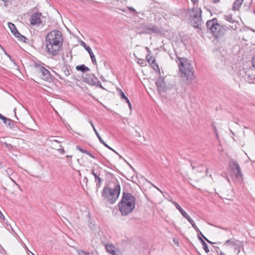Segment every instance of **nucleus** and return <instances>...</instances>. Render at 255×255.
<instances>
[{
    "label": "nucleus",
    "mask_w": 255,
    "mask_h": 255,
    "mask_svg": "<svg viewBox=\"0 0 255 255\" xmlns=\"http://www.w3.org/2000/svg\"><path fill=\"white\" fill-rule=\"evenodd\" d=\"M224 245L234 247L235 250L238 251L237 254L240 253L241 249L243 248L242 242L234 238L227 240Z\"/></svg>",
    "instance_id": "nucleus-10"
},
{
    "label": "nucleus",
    "mask_w": 255,
    "mask_h": 255,
    "mask_svg": "<svg viewBox=\"0 0 255 255\" xmlns=\"http://www.w3.org/2000/svg\"><path fill=\"white\" fill-rule=\"evenodd\" d=\"M206 27L207 30H210L216 38L223 35L224 33V27L218 23L217 19L216 18L207 21Z\"/></svg>",
    "instance_id": "nucleus-5"
},
{
    "label": "nucleus",
    "mask_w": 255,
    "mask_h": 255,
    "mask_svg": "<svg viewBox=\"0 0 255 255\" xmlns=\"http://www.w3.org/2000/svg\"><path fill=\"white\" fill-rule=\"evenodd\" d=\"M4 123L11 128L14 129L15 128L13 121L7 118L6 120L4 121Z\"/></svg>",
    "instance_id": "nucleus-21"
},
{
    "label": "nucleus",
    "mask_w": 255,
    "mask_h": 255,
    "mask_svg": "<svg viewBox=\"0 0 255 255\" xmlns=\"http://www.w3.org/2000/svg\"><path fill=\"white\" fill-rule=\"evenodd\" d=\"M113 183L115 184L114 188L113 189V201L114 200L115 201L119 197L121 192V186L117 178L113 177Z\"/></svg>",
    "instance_id": "nucleus-12"
},
{
    "label": "nucleus",
    "mask_w": 255,
    "mask_h": 255,
    "mask_svg": "<svg viewBox=\"0 0 255 255\" xmlns=\"http://www.w3.org/2000/svg\"><path fill=\"white\" fill-rule=\"evenodd\" d=\"M113 255H123L120 251L118 249H113Z\"/></svg>",
    "instance_id": "nucleus-29"
},
{
    "label": "nucleus",
    "mask_w": 255,
    "mask_h": 255,
    "mask_svg": "<svg viewBox=\"0 0 255 255\" xmlns=\"http://www.w3.org/2000/svg\"><path fill=\"white\" fill-rule=\"evenodd\" d=\"M248 82L250 83L255 84V76L253 75H248Z\"/></svg>",
    "instance_id": "nucleus-26"
},
{
    "label": "nucleus",
    "mask_w": 255,
    "mask_h": 255,
    "mask_svg": "<svg viewBox=\"0 0 255 255\" xmlns=\"http://www.w3.org/2000/svg\"><path fill=\"white\" fill-rule=\"evenodd\" d=\"M77 252L78 255H91L89 253L81 250H77Z\"/></svg>",
    "instance_id": "nucleus-28"
},
{
    "label": "nucleus",
    "mask_w": 255,
    "mask_h": 255,
    "mask_svg": "<svg viewBox=\"0 0 255 255\" xmlns=\"http://www.w3.org/2000/svg\"><path fill=\"white\" fill-rule=\"evenodd\" d=\"M177 59L176 62L181 73V76L184 79L185 84L189 85L193 83L194 79L193 67L188 59L179 57Z\"/></svg>",
    "instance_id": "nucleus-2"
},
{
    "label": "nucleus",
    "mask_w": 255,
    "mask_h": 255,
    "mask_svg": "<svg viewBox=\"0 0 255 255\" xmlns=\"http://www.w3.org/2000/svg\"><path fill=\"white\" fill-rule=\"evenodd\" d=\"M230 166L231 170V175L236 181L241 183L243 181V174L241 168L238 163L234 160L230 162Z\"/></svg>",
    "instance_id": "nucleus-6"
},
{
    "label": "nucleus",
    "mask_w": 255,
    "mask_h": 255,
    "mask_svg": "<svg viewBox=\"0 0 255 255\" xmlns=\"http://www.w3.org/2000/svg\"><path fill=\"white\" fill-rule=\"evenodd\" d=\"M173 243L176 245L177 246H179V242L178 239L174 238L173 239Z\"/></svg>",
    "instance_id": "nucleus-38"
},
{
    "label": "nucleus",
    "mask_w": 255,
    "mask_h": 255,
    "mask_svg": "<svg viewBox=\"0 0 255 255\" xmlns=\"http://www.w3.org/2000/svg\"><path fill=\"white\" fill-rule=\"evenodd\" d=\"M194 4H195L197 2L198 0H191Z\"/></svg>",
    "instance_id": "nucleus-49"
},
{
    "label": "nucleus",
    "mask_w": 255,
    "mask_h": 255,
    "mask_svg": "<svg viewBox=\"0 0 255 255\" xmlns=\"http://www.w3.org/2000/svg\"><path fill=\"white\" fill-rule=\"evenodd\" d=\"M157 90L160 94L165 92L166 91V87L164 80V78L160 77L156 82Z\"/></svg>",
    "instance_id": "nucleus-14"
},
{
    "label": "nucleus",
    "mask_w": 255,
    "mask_h": 255,
    "mask_svg": "<svg viewBox=\"0 0 255 255\" xmlns=\"http://www.w3.org/2000/svg\"><path fill=\"white\" fill-rule=\"evenodd\" d=\"M77 149L78 150H79L80 151H81V152L82 153H87V154H89V155H90V153L89 152H88V151H87L86 150H85L84 149H83L82 148H81L80 146H77Z\"/></svg>",
    "instance_id": "nucleus-34"
},
{
    "label": "nucleus",
    "mask_w": 255,
    "mask_h": 255,
    "mask_svg": "<svg viewBox=\"0 0 255 255\" xmlns=\"http://www.w3.org/2000/svg\"><path fill=\"white\" fill-rule=\"evenodd\" d=\"M81 45L84 47L85 50L90 54L93 63L96 65L97 62H96V57H95L94 54L93 53L91 48L89 46L87 45V44L84 41H82L81 42Z\"/></svg>",
    "instance_id": "nucleus-18"
},
{
    "label": "nucleus",
    "mask_w": 255,
    "mask_h": 255,
    "mask_svg": "<svg viewBox=\"0 0 255 255\" xmlns=\"http://www.w3.org/2000/svg\"><path fill=\"white\" fill-rule=\"evenodd\" d=\"M146 60L149 64L153 63V61H155V58L150 56L149 54L146 56Z\"/></svg>",
    "instance_id": "nucleus-27"
},
{
    "label": "nucleus",
    "mask_w": 255,
    "mask_h": 255,
    "mask_svg": "<svg viewBox=\"0 0 255 255\" xmlns=\"http://www.w3.org/2000/svg\"><path fill=\"white\" fill-rule=\"evenodd\" d=\"M202 237L208 242L209 243V244H213L212 242H211V241H210L208 239H207L204 235L203 236H202Z\"/></svg>",
    "instance_id": "nucleus-46"
},
{
    "label": "nucleus",
    "mask_w": 255,
    "mask_h": 255,
    "mask_svg": "<svg viewBox=\"0 0 255 255\" xmlns=\"http://www.w3.org/2000/svg\"><path fill=\"white\" fill-rule=\"evenodd\" d=\"M63 37L62 33L57 30L48 33L45 37L46 51L50 55L56 56L62 48Z\"/></svg>",
    "instance_id": "nucleus-1"
},
{
    "label": "nucleus",
    "mask_w": 255,
    "mask_h": 255,
    "mask_svg": "<svg viewBox=\"0 0 255 255\" xmlns=\"http://www.w3.org/2000/svg\"><path fill=\"white\" fill-rule=\"evenodd\" d=\"M202 246H203V249L204 250V251H205L206 253H208L210 252L207 244H203V245Z\"/></svg>",
    "instance_id": "nucleus-36"
},
{
    "label": "nucleus",
    "mask_w": 255,
    "mask_h": 255,
    "mask_svg": "<svg viewBox=\"0 0 255 255\" xmlns=\"http://www.w3.org/2000/svg\"><path fill=\"white\" fill-rule=\"evenodd\" d=\"M138 63L141 66L143 65L145 62L144 60H139Z\"/></svg>",
    "instance_id": "nucleus-42"
},
{
    "label": "nucleus",
    "mask_w": 255,
    "mask_h": 255,
    "mask_svg": "<svg viewBox=\"0 0 255 255\" xmlns=\"http://www.w3.org/2000/svg\"><path fill=\"white\" fill-rule=\"evenodd\" d=\"M224 19L231 24L227 26V28L229 29L236 30L238 26L239 25V22L237 20H235L233 17L232 14H226L224 16Z\"/></svg>",
    "instance_id": "nucleus-11"
},
{
    "label": "nucleus",
    "mask_w": 255,
    "mask_h": 255,
    "mask_svg": "<svg viewBox=\"0 0 255 255\" xmlns=\"http://www.w3.org/2000/svg\"><path fill=\"white\" fill-rule=\"evenodd\" d=\"M221 229L224 230H225V231H227L228 230V229L227 228H222V227H221L220 228Z\"/></svg>",
    "instance_id": "nucleus-50"
},
{
    "label": "nucleus",
    "mask_w": 255,
    "mask_h": 255,
    "mask_svg": "<svg viewBox=\"0 0 255 255\" xmlns=\"http://www.w3.org/2000/svg\"><path fill=\"white\" fill-rule=\"evenodd\" d=\"M153 187H154L156 189H157V187H156V186H154V185H153Z\"/></svg>",
    "instance_id": "nucleus-57"
},
{
    "label": "nucleus",
    "mask_w": 255,
    "mask_h": 255,
    "mask_svg": "<svg viewBox=\"0 0 255 255\" xmlns=\"http://www.w3.org/2000/svg\"><path fill=\"white\" fill-rule=\"evenodd\" d=\"M140 28L142 29V33H158L161 32L160 29L152 23L141 24Z\"/></svg>",
    "instance_id": "nucleus-7"
},
{
    "label": "nucleus",
    "mask_w": 255,
    "mask_h": 255,
    "mask_svg": "<svg viewBox=\"0 0 255 255\" xmlns=\"http://www.w3.org/2000/svg\"><path fill=\"white\" fill-rule=\"evenodd\" d=\"M200 235H202V236H203V234L201 233V232H200V233H198L197 234V236H198V239L201 241V243H202V246L203 245V244H206L205 241L203 240V239L202 238V237H200Z\"/></svg>",
    "instance_id": "nucleus-31"
},
{
    "label": "nucleus",
    "mask_w": 255,
    "mask_h": 255,
    "mask_svg": "<svg viewBox=\"0 0 255 255\" xmlns=\"http://www.w3.org/2000/svg\"><path fill=\"white\" fill-rule=\"evenodd\" d=\"M41 15L39 13L33 14L30 19V24L33 25L39 24L41 23Z\"/></svg>",
    "instance_id": "nucleus-17"
},
{
    "label": "nucleus",
    "mask_w": 255,
    "mask_h": 255,
    "mask_svg": "<svg viewBox=\"0 0 255 255\" xmlns=\"http://www.w3.org/2000/svg\"><path fill=\"white\" fill-rule=\"evenodd\" d=\"M0 119H1L3 121V122L4 123V121H5L7 119L6 118L2 116L1 114H0Z\"/></svg>",
    "instance_id": "nucleus-43"
},
{
    "label": "nucleus",
    "mask_w": 255,
    "mask_h": 255,
    "mask_svg": "<svg viewBox=\"0 0 255 255\" xmlns=\"http://www.w3.org/2000/svg\"><path fill=\"white\" fill-rule=\"evenodd\" d=\"M188 221H189V222L191 224L192 226L193 227V228L196 230V231L197 232H198V233H200V232H201L199 229L198 228V227H197V226L196 225V224H195V222L194 221L192 220V219L191 218H190Z\"/></svg>",
    "instance_id": "nucleus-24"
},
{
    "label": "nucleus",
    "mask_w": 255,
    "mask_h": 255,
    "mask_svg": "<svg viewBox=\"0 0 255 255\" xmlns=\"http://www.w3.org/2000/svg\"><path fill=\"white\" fill-rule=\"evenodd\" d=\"M157 190H158V191H159L161 193H162V191L157 187Z\"/></svg>",
    "instance_id": "nucleus-56"
},
{
    "label": "nucleus",
    "mask_w": 255,
    "mask_h": 255,
    "mask_svg": "<svg viewBox=\"0 0 255 255\" xmlns=\"http://www.w3.org/2000/svg\"><path fill=\"white\" fill-rule=\"evenodd\" d=\"M191 22L194 28L201 29L202 19L201 18L202 10L199 7H194L189 10Z\"/></svg>",
    "instance_id": "nucleus-4"
},
{
    "label": "nucleus",
    "mask_w": 255,
    "mask_h": 255,
    "mask_svg": "<svg viewBox=\"0 0 255 255\" xmlns=\"http://www.w3.org/2000/svg\"><path fill=\"white\" fill-rule=\"evenodd\" d=\"M58 151L61 154H64L65 152V151L63 148L58 149Z\"/></svg>",
    "instance_id": "nucleus-44"
},
{
    "label": "nucleus",
    "mask_w": 255,
    "mask_h": 255,
    "mask_svg": "<svg viewBox=\"0 0 255 255\" xmlns=\"http://www.w3.org/2000/svg\"><path fill=\"white\" fill-rule=\"evenodd\" d=\"M110 184L104 187L102 193V197L104 198V200L107 204V206L112 204V189L109 186Z\"/></svg>",
    "instance_id": "nucleus-9"
},
{
    "label": "nucleus",
    "mask_w": 255,
    "mask_h": 255,
    "mask_svg": "<svg viewBox=\"0 0 255 255\" xmlns=\"http://www.w3.org/2000/svg\"><path fill=\"white\" fill-rule=\"evenodd\" d=\"M89 227L92 230H94L96 229V225L92 223H91L89 225Z\"/></svg>",
    "instance_id": "nucleus-39"
},
{
    "label": "nucleus",
    "mask_w": 255,
    "mask_h": 255,
    "mask_svg": "<svg viewBox=\"0 0 255 255\" xmlns=\"http://www.w3.org/2000/svg\"><path fill=\"white\" fill-rule=\"evenodd\" d=\"M113 152H114L115 153H116L117 155H118V153L113 149H112Z\"/></svg>",
    "instance_id": "nucleus-54"
},
{
    "label": "nucleus",
    "mask_w": 255,
    "mask_h": 255,
    "mask_svg": "<svg viewBox=\"0 0 255 255\" xmlns=\"http://www.w3.org/2000/svg\"><path fill=\"white\" fill-rule=\"evenodd\" d=\"M3 144L5 146V147L8 148L9 150H10L11 149H12L13 148V146L10 144H8L6 142H3Z\"/></svg>",
    "instance_id": "nucleus-37"
},
{
    "label": "nucleus",
    "mask_w": 255,
    "mask_h": 255,
    "mask_svg": "<svg viewBox=\"0 0 255 255\" xmlns=\"http://www.w3.org/2000/svg\"><path fill=\"white\" fill-rule=\"evenodd\" d=\"M39 76L44 81H48L51 80L50 72L41 65L36 66Z\"/></svg>",
    "instance_id": "nucleus-8"
},
{
    "label": "nucleus",
    "mask_w": 255,
    "mask_h": 255,
    "mask_svg": "<svg viewBox=\"0 0 255 255\" xmlns=\"http://www.w3.org/2000/svg\"><path fill=\"white\" fill-rule=\"evenodd\" d=\"M31 254L32 255H34L32 253H31Z\"/></svg>",
    "instance_id": "nucleus-60"
},
{
    "label": "nucleus",
    "mask_w": 255,
    "mask_h": 255,
    "mask_svg": "<svg viewBox=\"0 0 255 255\" xmlns=\"http://www.w3.org/2000/svg\"><path fill=\"white\" fill-rule=\"evenodd\" d=\"M150 64L152 66V68L154 70H159L158 66L157 65V64L156 63H155V61H153V63H151Z\"/></svg>",
    "instance_id": "nucleus-33"
},
{
    "label": "nucleus",
    "mask_w": 255,
    "mask_h": 255,
    "mask_svg": "<svg viewBox=\"0 0 255 255\" xmlns=\"http://www.w3.org/2000/svg\"><path fill=\"white\" fill-rule=\"evenodd\" d=\"M255 161H252V166H254V164H255Z\"/></svg>",
    "instance_id": "nucleus-52"
},
{
    "label": "nucleus",
    "mask_w": 255,
    "mask_h": 255,
    "mask_svg": "<svg viewBox=\"0 0 255 255\" xmlns=\"http://www.w3.org/2000/svg\"><path fill=\"white\" fill-rule=\"evenodd\" d=\"M119 157H120V158H122V156L121 155H120Z\"/></svg>",
    "instance_id": "nucleus-59"
},
{
    "label": "nucleus",
    "mask_w": 255,
    "mask_h": 255,
    "mask_svg": "<svg viewBox=\"0 0 255 255\" xmlns=\"http://www.w3.org/2000/svg\"><path fill=\"white\" fill-rule=\"evenodd\" d=\"M136 198L130 193L124 192L121 201L119 203L120 211L123 216L130 213L135 208Z\"/></svg>",
    "instance_id": "nucleus-3"
},
{
    "label": "nucleus",
    "mask_w": 255,
    "mask_h": 255,
    "mask_svg": "<svg viewBox=\"0 0 255 255\" xmlns=\"http://www.w3.org/2000/svg\"><path fill=\"white\" fill-rule=\"evenodd\" d=\"M63 72L65 76H68L70 74L69 70L67 68H65V69L63 70Z\"/></svg>",
    "instance_id": "nucleus-35"
},
{
    "label": "nucleus",
    "mask_w": 255,
    "mask_h": 255,
    "mask_svg": "<svg viewBox=\"0 0 255 255\" xmlns=\"http://www.w3.org/2000/svg\"><path fill=\"white\" fill-rule=\"evenodd\" d=\"M130 167L131 168L132 170L134 172H135V171L134 169V168H133L131 165H130Z\"/></svg>",
    "instance_id": "nucleus-55"
},
{
    "label": "nucleus",
    "mask_w": 255,
    "mask_h": 255,
    "mask_svg": "<svg viewBox=\"0 0 255 255\" xmlns=\"http://www.w3.org/2000/svg\"><path fill=\"white\" fill-rule=\"evenodd\" d=\"M8 25L9 29H10L11 32L15 37H16L21 41H25L26 39V37L19 33V32L16 29L14 24L11 22H9L8 23Z\"/></svg>",
    "instance_id": "nucleus-13"
},
{
    "label": "nucleus",
    "mask_w": 255,
    "mask_h": 255,
    "mask_svg": "<svg viewBox=\"0 0 255 255\" xmlns=\"http://www.w3.org/2000/svg\"><path fill=\"white\" fill-rule=\"evenodd\" d=\"M213 0L215 3L218 2L220 1V0Z\"/></svg>",
    "instance_id": "nucleus-51"
},
{
    "label": "nucleus",
    "mask_w": 255,
    "mask_h": 255,
    "mask_svg": "<svg viewBox=\"0 0 255 255\" xmlns=\"http://www.w3.org/2000/svg\"><path fill=\"white\" fill-rule=\"evenodd\" d=\"M89 123L90 124H91V126L93 128V129L95 133V134H96L97 136L98 137V138H99L100 141L101 142H103V140L102 139V138H101V137L100 136V134H99V133L98 132L97 129H96L93 122L91 121H89Z\"/></svg>",
    "instance_id": "nucleus-23"
},
{
    "label": "nucleus",
    "mask_w": 255,
    "mask_h": 255,
    "mask_svg": "<svg viewBox=\"0 0 255 255\" xmlns=\"http://www.w3.org/2000/svg\"><path fill=\"white\" fill-rule=\"evenodd\" d=\"M252 63L253 67L255 68V56H254L252 60Z\"/></svg>",
    "instance_id": "nucleus-41"
},
{
    "label": "nucleus",
    "mask_w": 255,
    "mask_h": 255,
    "mask_svg": "<svg viewBox=\"0 0 255 255\" xmlns=\"http://www.w3.org/2000/svg\"><path fill=\"white\" fill-rule=\"evenodd\" d=\"M49 140L52 142V144L53 145H54V143L57 142V143H61V141L57 140V139H54V137L53 136H51L49 138Z\"/></svg>",
    "instance_id": "nucleus-30"
},
{
    "label": "nucleus",
    "mask_w": 255,
    "mask_h": 255,
    "mask_svg": "<svg viewBox=\"0 0 255 255\" xmlns=\"http://www.w3.org/2000/svg\"><path fill=\"white\" fill-rule=\"evenodd\" d=\"M105 248L108 252L112 254V245L110 244H106L105 245Z\"/></svg>",
    "instance_id": "nucleus-32"
},
{
    "label": "nucleus",
    "mask_w": 255,
    "mask_h": 255,
    "mask_svg": "<svg viewBox=\"0 0 255 255\" xmlns=\"http://www.w3.org/2000/svg\"><path fill=\"white\" fill-rule=\"evenodd\" d=\"M91 173L94 176L95 178V182L96 183V185L98 187L101 186V183L102 182V179L101 178V173L99 169H96L93 168L91 171Z\"/></svg>",
    "instance_id": "nucleus-16"
},
{
    "label": "nucleus",
    "mask_w": 255,
    "mask_h": 255,
    "mask_svg": "<svg viewBox=\"0 0 255 255\" xmlns=\"http://www.w3.org/2000/svg\"><path fill=\"white\" fill-rule=\"evenodd\" d=\"M102 143H103L105 146L107 147L108 148H109V149H112V148L111 147H110L109 146H108L105 142L103 140V142H101Z\"/></svg>",
    "instance_id": "nucleus-47"
},
{
    "label": "nucleus",
    "mask_w": 255,
    "mask_h": 255,
    "mask_svg": "<svg viewBox=\"0 0 255 255\" xmlns=\"http://www.w3.org/2000/svg\"><path fill=\"white\" fill-rule=\"evenodd\" d=\"M126 102L128 104V107H129V108L130 109H131V104H130V102H129V100H128V99H127V100H126Z\"/></svg>",
    "instance_id": "nucleus-45"
},
{
    "label": "nucleus",
    "mask_w": 255,
    "mask_h": 255,
    "mask_svg": "<svg viewBox=\"0 0 255 255\" xmlns=\"http://www.w3.org/2000/svg\"><path fill=\"white\" fill-rule=\"evenodd\" d=\"M128 9L130 10V11L132 12V13H136L137 12L136 10L132 7H128Z\"/></svg>",
    "instance_id": "nucleus-40"
},
{
    "label": "nucleus",
    "mask_w": 255,
    "mask_h": 255,
    "mask_svg": "<svg viewBox=\"0 0 255 255\" xmlns=\"http://www.w3.org/2000/svg\"><path fill=\"white\" fill-rule=\"evenodd\" d=\"M220 255H226L223 252H221L220 254Z\"/></svg>",
    "instance_id": "nucleus-53"
},
{
    "label": "nucleus",
    "mask_w": 255,
    "mask_h": 255,
    "mask_svg": "<svg viewBox=\"0 0 255 255\" xmlns=\"http://www.w3.org/2000/svg\"><path fill=\"white\" fill-rule=\"evenodd\" d=\"M244 0H236L233 4V10H239L241 5L242 4Z\"/></svg>",
    "instance_id": "nucleus-20"
},
{
    "label": "nucleus",
    "mask_w": 255,
    "mask_h": 255,
    "mask_svg": "<svg viewBox=\"0 0 255 255\" xmlns=\"http://www.w3.org/2000/svg\"><path fill=\"white\" fill-rule=\"evenodd\" d=\"M201 167L202 168H204V169L205 170L206 174H207V172H208V169L206 167H204L203 166H202Z\"/></svg>",
    "instance_id": "nucleus-48"
},
{
    "label": "nucleus",
    "mask_w": 255,
    "mask_h": 255,
    "mask_svg": "<svg viewBox=\"0 0 255 255\" xmlns=\"http://www.w3.org/2000/svg\"><path fill=\"white\" fill-rule=\"evenodd\" d=\"M84 81L88 84L94 85L98 82V79L95 77L94 74L85 75L83 76Z\"/></svg>",
    "instance_id": "nucleus-15"
},
{
    "label": "nucleus",
    "mask_w": 255,
    "mask_h": 255,
    "mask_svg": "<svg viewBox=\"0 0 255 255\" xmlns=\"http://www.w3.org/2000/svg\"><path fill=\"white\" fill-rule=\"evenodd\" d=\"M171 203L175 206L176 208L180 212L184 218L187 220L191 218L177 203L173 201H171Z\"/></svg>",
    "instance_id": "nucleus-19"
},
{
    "label": "nucleus",
    "mask_w": 255,
    "mask_h": 255,
    "mask_svg": "<svg viewBox=\"0 0 255 255\" xmlns=\"http://www.w3.org/2000/svg\"><path fill=\"white\" fill-rule=\"evenodd\" d=\"M146 49L149 50V48L148 47H146Z\"/></svg>",
    "instance_id": "nucleus-58"
},
{
    "label": "nucleus",
    "mask_w": 255,
    "mask_h": 255,
    "mask_svg": "<svg viewBox=\"0 0 255 255\" xmlns=\"http://www.w3.org/2000/svg\"><path fill=\"white\" fill-rule=\"evenodd\" d=\"M118 94L120 96L121 99L127 100L128 98L125 95L124 93L119 88H117Z\"/></svg>",
    "instance_id": "nucleus-25"
},
{
    "label": "nucleus",
    "mask_w": 255,
    "mask_h": 255,
    "mask_svg": "<svg viewBox=\"0 0 255 255\" xmlns=\"http://www.w3.org/2000/svg\"><path fill=\"white\" fill-rule=\"evenodd\" d=\"M76 69L77 70L81 71L83 72L90 71V69L86 67L85 65H78L76 67Z\"/></svg>",
    "instance_id": "nucleus-22"
}]
</instances>
